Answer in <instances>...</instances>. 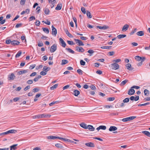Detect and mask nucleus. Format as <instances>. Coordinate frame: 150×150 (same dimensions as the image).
<instances>
[{
    "label": "nucleus",
    "instance_id": "2f4dec72",
    "mask_svg": "<svg viewBox=\"0 0 150 150\" xmlns=\"http://www.w3.org/2000/svg\"><path fill=\"white\" fill-rule=\"evenodd\" d=\"M55 146L56 147L58 148H60L61 149H63L64 147L62 145L59 143H57L55 144Z\"/></svg>",
    "mask_w": 150,
    "mask_h": 150
},
{
    "label": "nucleus",
    "instance_id": "0e129e2a",
    "mask_svg": "<svg viewBox=\"0 0 150 150\" xmlns=\"http://www.w3.org/2000/svg\"><path fill=\"white\" fill-rule=\"evenodd\" d=\"M35 17L34 16H31L29 18V19L30 21H31L34 20H35Z\"/></svg>",
    "mask_w": 150,
    "mask_h": 150
},
{
    "label": "nucleus",
    "instance_id": "a211bd4d",
    "mask_svg": "<svg viewBox=\"0 0 150 150\" xmlns=\"http://www.w3.org/2000/svg\"><path fill=\"white\" fill-rule=\"evenodd\" d=\"M129 27V25L127 24H126L123 26L122 30L123 31H126Z\"/></svg>",
    "mask_w": 150,
    "mask_h": 150
},
{
    "label": "nucleus",
    "instance_id": "e2e57ef3",
    "mask_svg": "<svg viewBox=\"0 0 150 150\" xmlns=\"http://www.w3.org/2000/svg\"><path fill=\"white\" fill-rule=\"evenodd\" d=\"M96 73L99 75H100L102 74V72L101 71L98 70L96 71Z\"/></svg>",
    "mask_w": 150,
    "mask_h": 150
},
{
    "label": "nucleus",
    "instance_id": "e433bc0d",
    "mask_svg": "<svg viewBox=\"0 0 150 150\" xmlns=\"http://www.w3.org/2000/svg\"><path fill=\"white\" fill-rule=\"evenodd\" d=\"M86 15L89 18H92V16L91 15V13L89 11H87Z\"/></svg>",
    "mask_w": 150,
    "mask_h": 150
},
{
    "label": "nucleus",
    "instance_id": "393cba45",
    "mask_svg": "<svg viewBox=\"0 0 150 150\" xmlns=\"http://www.w3.org/2000/svg\"><path fill=\"white\" fill-rule=\"evenodd\" d=\"M64 31L67 35L70 38L73 37L72 35L70 33L67 29H65Z\"/></svg>",
    "mask_w": 150,
    "mask_h": 150
},
{
    "label": "nucleus",
    "instance_id": "c03bdc74",
    "mask_svg": "<svg viewBox=\"0 0 150 150\" xmlns=\"http://www.w3.org/2000/svg\"><path fill=\"white\" fill-rule=\"evenodd\" d=\"M121 61V59H116L112 61L113 62H115V63H117L120 62Z\"/></svg>",
    "mask_w": 150,
    "mask_h": 150
},
{
    "label": "nucleus",
    "instance_id": "79ce46f5",
    "mask_svg": "<svg viewBox=\"0 0 150 150\" xmlns=\"http://www.w3.org/2000/svg\"><path fill=\"white\" fill-rule=\"evenodd\" d=\"M43 31L44 32L46 33H48L49 32V30L47 28H43Z\"/></svg>",
    "mask_w": 150,
    "mask_h": 150
},
{
    "label": "nucleus",
    "instance_id": "412c9836",
    "mask_svg": "<svg viewBox=\"0 0 150 150\" xmlns=\"http://www.w3.org/2000/svg\"><path fill=\"white\" fill-rule=\"evenodd\" d=\"M117 129V128L115 126H110L109 129L110 131H113Z\"/></svg>",
    "mask_w": 150,
    "mask_h": 150
},
{
    "label": "nucleus",
    "instance_id": "c9c22d12",
    "mask_svg": "<svg viewBox=\"0 0 150 150\" xmlns=\"http://www.w3.org/2000/svg\"><path fill=\"white\" fill-rule=\"evenodd\" d=\"M58 84H56L55 85H53L50 88V89L51 90H53L55 89L58 86Z\"/></svg>",
    "mask_w": 150,
    "mask_h": 150
},
{
    "label": "nucleus",
    "instance_id": "5fc2aeb1",
    "mask_svg": "<svg viewBox=\"0 0 150 150\" xmlns=\"http://www.w3.org/2000/svg\"><path fill=\"white\" fill-rule=\"evenodd\" d=\"M11 40L10 39L9 40H7L6 41V43L7 44H11Z\"/></svg>",
    "mask_w": 150,
    "mask_h": 150
},
{
    "label": "nucleus",
    "instance_id": "37998d69",
    "mask_svg": "<svg viewBox=\"0 0 150 150\" xmlns=\"http://www.w3.org/2000/svg\"><path fill=\"white\" fill-rule=\"evenodd\" d=\"M81 10L83 13L84 14H86V10L85 8L83 7H82L81 8Z\"/></svg>",
    "mask_w": 150,
    "mask_h": 150
},
{
    "label": "nucleus",
    "instance_id": "2eb2a0df",
    "mask_svg": "<svg viewBox=\"0 0 150 150\" xmlns=\"http://www.w3.org/2000/svg\"><path fill=\"white\" fill-rule=\"evenodd\" d=\"M126 67L127 69L129 70H132L133 69V68L131 67V64H130L128 63L126 65Z\"/></svg>",
    "mask_w": 150,
    "mask_h": 150
},
{
    "label": "nucleus",
    "instance_id": "8fccbe9b",
    "mask_svg": "<svg viewBox=\"0 0 150 150\" xmlns=\"http://www.w3.org/2000/svg\"><path fill=\"white\" fill-rule=\"evenodd\" d=\"M149 104H150L149 103H144V104H139V105H138V106H145V105H149Z\"/></svg>",
    "mask_w": 150,
    "mask_h": 150
},
{
    "label": "nucleus",
    "instance_id": "423d86ee",
    "mask_svg": "<svg viewBox=\"0 0 150 150\" xmlns=\"http://www.w3.org/2000/svg\"><path fill=\"white\" fill-rule=\"evenodd\" d=\"M74 40L76 42V44L79 46H83L84 45L82 41L76 39H74Z\"/></svg>",
    "mask_w": 150,
    "mask_h": 150
},
{
    "label": "nucleus",
    "instance_id": "ea45409f",
    "mask_svg": "<svg viewBox=\"0 0 150 150\" xmlns=\"http://www.w3.org/2000/svg\"><path fill=\"white\" fill-rule=\"evenodd\" d=\"M111 47L110 46H104L101 47V48L103 49H110Z\"/></svg>",
    "mask_w": 150,
    "mask_h": 150
},
{
    "label": "nucleus",
    "instance_id": "c756f323",
    "mask_svg": "<svg viewBox=\"0 0 150 150\" xmlns=\"http://www.w3.org/2000/svg\"><path fill=\"white\" fill-rule=\"evenodd\" d=\"M81 127L85 129H87V125L86 124L84 123H82L80 124Z\"/></svg>",
    "mask_w": 150,
    "mask_h": 150
},
{
    "label": "nucleus",
    "instance_id": "4468645a",
    "mask_svg": "<svg viewBox=\"0 0 150 150\" xmlns=\"http://www.w3.org/2000/svg\"><path fill=\"white\" fill-rule=\"evenodd\" d=\"M134 90L133 88H131L129 90L128 94L129 95H131L134 94Z\"/></svg>",
    "mask_w": 150,
    "mask_h": 150
},
{
    "label": "nucleus",
    "instance_id": "603ef678",
    "mask_svg": "<svg viewBox=\"0 0 150 150\" xmlns=\"http://www.w3.org/2000/svg\"><path fill=\"white\" fill-rule=\"evenodd\" d=\"M129 101V98H125L123 100V102L124 103H127Z\"/></svg>",
    "mask_w": 150,
    "mask_h": 150
},
{
    "label": "nucleus",
    "instance_id": "4c0bfd02",
    "mask_svg": "<svg viewBox=\"0 0 150 150\" xmlns=\"http://www.w3.org/2000/svg\"><path fill=\"white\" fill-rule=\"evenodd\" d=\"M144 93L145 95L148 96L149 95V91L147 89H145L144 91Z\"/></svg>",
    "mask_w": 150,
    "mask_h": 150
},
{
    "label": "nucleus",
    "instance_id": "4d7b16f0",
    "mask_svg": "<svg viewBox=\"0 0 150 150\" xmlns=\"http://www.w3.org/2000/svg\"><path fill=\"white\" fill-rule=\"evenodd\" d=\"M137 29L136 28L132 30V32H131V34H132L134 33L137 31Z\"/></svg>",
    "mask_w": 150,
    "mask_h": 150
},
{
    "label": "nucleus",
    "instance_id": "774afa93",
    "mask_svg": "<svg viewBox=\"0 0 150 150\" xmlns=\"http://www.w3.org/2000/svg\"><path fill=\"white\" fill-rule=\"evenodd\" d=\"M33 150H41L40 148L39 147H37L35 148H34Z\"/></svg>",
    "mask_w": 150,
    "mask_h": 150
},
{
    "label": "nucleus",
    "instance_id": "49530a36",
    "mask_svg": "<svg viewBox=\"0 0 150 150\" xmlns=\"http://www.w3.org/2000/svg\"><path fill=\"white\" fill-rule=\"evenodd\" d=\"M100 128V129L103 130H105L106 129V127L104 125H100L99 126Z\"/></svg>",
    "mask_w": 150,
    "mask_h": 150
},
{
    "label": "nucleus",
    "instance_id": "dca6fc26",
    "mask_svg": "<svg viewBox=\"0 0 150 150\" xmlns=\"http://www.w3.org/2000/svg\"><path fill=\"white\" fill-rule=\"evenodd\" d=\"M20 42L16 40H14L11 41V44L13 45H18Z\"/></svg>",
    "mask_w": 150,
    "mask_h": 150
},
{
    "label": "nucleus",
    "instance_id": "6ab92c4d",
    "mask_svg": "<svg viewBox=\"0 0 150 150\" xmlns=\"http://www.w3.org/2000/svg\"><path fill=\"white\" fill-rule=\"evenodd\" d=\"M87 129H88L90 131H93L95 130V128L91 125H88L87 126Z\"/></svg>",
    "mask_w": 150,
    "mask_h": 150
},
{
    "label": "nucleus",
    "instance_id": "4be33fe9",
    "mask_svg": "<svg viewBox=\"0 0 150 150\" xmlns=\"http://www.w3.org/2000/svg\"><path fill=\"white\" fill-rule=\"evenodd\" d=\"M28 70H23L19 71L18 73V75H20L21 74H24L26 72H28Z\"/></svg>",
    "mask_w": 150,
    "mask_h": 150
},
{
    "label": "nucleus",
    "instance_id": "f257e3e1",
    "mask_svg": "<svg viewBox=\"0 0 150 150\" xmlns=\"http://www.w3.org/2000/svg\"><path fill=\"white\" fill-rule=\"evenodd\" d=\"M51 117V115L50 114L43 113L33 116V119H41L44 118H50Z\"/></svg>",
    "mask_w": 150,
    "mask_h": 150
},
{
    "label": "nucleus",
    "instance_id": "58836bf2",
    "mask_svg": "<svg viewBox=\"0 0 150 150\" xmlns=\"http://www.w3.org/2000/svg\"><path fill=\"white\" fill-rule=\"evenodd\" d=\"M66 50L71 53L74 54V52L70 48H66Z\"/></svg>",
    "mask_w": 150,
    "mask_h": 150
},
{
    "label": "nucleus",
    "instance_id": "39448f33",
    "mask_svg": "<svg viewBox=\"0 0 150 150\" xmlns=\"http://www.w3.org/2000/svg\"><path fill=\"white\" fill-rule=\"evenodd\" d=\"M136 117V116H131L129 117H127L126 118H124L122 120L123 122H125L128 121H130L133 120Z\"/></svg>",
    "mask_w": 150,
    "mask_h": 150
},
{
    "label": "nucleus",
    "instance_id": "aec40b11",
    "mask_svg": "<svg viewBox=\"0 0 150 150\" xmlns=\"http://www.w3.org/2000/svg\"><path fill=\"white\" fill-rule=\"evenodd\" d=\"M80 94V91L76 90H75L74 91L73 95L75 96H77Z\"/></svg>",
    "mask_w": 150,
    "mask_h": 150
},
{
    "label": "nucleus",
    "instance_id": "3c124183",
    "mask_svg": "<svg viewBox=\"0 0 150 150\" xmlns=\"http://www.w3.org/2000/svg\"><path fill=\"white\" fill-rule=\"evenodd\" d=\"M107 99L108 101H111L114 100L115 99V98L114 97H109Z\"/></svg>",
    "mask_w": 150,
    "mask_h": 150
},
{
    "label": "nucleus",
    "instance_id": "a878e982",
    "mask_svg": "<svg viewBox=\"0 0 150 150\" xmlns=\"http://www.w3.org/2000/svg\"><path fill=\"white\" fill-rule=\"evenodd\" d=\"M142 132L143 133H144V134L146 135L147 136L150 137V133L148 131H142Z\"/></svg>",
    "mask_w": 150,
    "mask_h": 150
},
{
    "label": "nucleus",
    "instance_id": "f8f14e48",
    "mask_svg": "<svg viewBox=\"0 0 150 150\" xmlns=\"http://www.w3.org/2000/svg\"><path fill=\"white\" fill-rule=\"evenodd\" d=\"M139 96H137L135 97L134 96H132L130 98V99L131 100H134L137 101L139 100Z\"/></svg>",
    "mask_w": 150,
    "mask_h": 150
},
{
    "label": "nucleus",
    "instance_id": "09e8293b",
    "mask_svg": "<svg viewBox=\"0 0 150 150\" xmlns=\"http://www.w3.org/2000/svg\"><path fill=\"white\" fill-rule=\"evenodd\" d=\"M80 63L81 65L84 66L85 64V62L83 60H81L80 61Z\"/></svg>",
    "mask_w": 150,
    "mask_h": 150
},
{
    "label": "nucleus",
    "instance_id": "69168bd1",
    "mask_svg": "<svg viewBox=\"0 0 150 150\" xmlns=\"http://www.w3.org/2000/svg\"><path fill=\"white\" fill-rule=\"evenodd\" d=\"M47 73L45 71H42L40 72V74L44 76L47 74Z\"/></svg>",
    "mask_w": 150,
    "mask_h": 150
},
{
    "label": "nucleus",
    "instance_id": "a19ab883",
    "mask_svg": "<svg viewBox=\"0 0 150 150\" xmlns=\"http://www.w3.org/2000/svg\"><path fill=\"white\" fill-rule=\"evenodd\" d=\"M126 35H120L117 36V38L119 39L123 38L126 37Z\"/></svg>",
    "mask_w": 150,
    "mask_h": 150
},
{
    "label": "nucleus",
    "instance_id": "20e7f679",
    "mask_svg": "<svg viewBox=\"0 0 150 150\" xmlns=\"http://www.w3.org/2000/svg\"><path fill=\"white\" fill-rule=\"evenodd\" d=\"M110 67L112 69L117 70L119 69V66L118 64L117 63L111 64Z\"/></svg>",
    "mask_w": 150,
    "mask_h": 150
},
{
    "label": "nucleus",
    "instance_id": "6e6d98bb",
    "mask_svg": "<svg viewBox=\"0 0 150 150\" xmlns=\"http://www.w3.org/2000/svg\"><path fill=\"white\" fill-rule=\"evenodd\" d=\"M67 42L70 45H73L74 44V43L72 41L68 40L67 41Z\"/></svg>",
    "mask_w": 150,
    "mask_h": 150
},
{
    "label": "nucleus",
    "instance_id": "9b49d317",
    "mask_svg": "<svg viewBox=\"0 0 150 150\" xmlns=\"http://www.w3.org/2000/svg\"><path fill=\"white\" fill-rule=\"evenodd\" d=\"M96 27L97 28H98L100 29H103V30L108 29L109 28V27L108 26L106 25H104L103 26H97Z\"/></svg>",
    "mask_w": 150,
    "mask_h": 150
},
{
    "label": "nucleus",
    "instance_id": "f3484780",
    "mask_svg": "<svg viewBox=\"0 0 150 150\" xmlns=\"http://www.w3.org/2000/svg\"><path fill=\"white\" fill-rule=\"evenodd\" d=\"M18 145V144H13L10 146V150H16L17 149V147H16Z\"/></svg>",
    "mask_w": 150,
    "mask_h": 150
},
{
    "label": "nucleus",
    "instance_id": "680f3d73",
    "mask_svg": "<svg viewBox=\"0 0 150 150\" xmlns=\"http://www.w3.org/2000/svg\"><path fill=\"white\" fill-rule=\"evenodd\" d=\"M25 0H21L20 1V4L21 5H23L24 4Z\"/></svg>",
    "mask_w": 150,
    "mask_h": 150
},
{
    "label": "nucleus",
    "instance_id": "f03ea898",
    "mask_svg": "<svg viewBox=\"0 0 150 150\" xmlns=\"http://www.w3.org/2000/svg\"><path fill=\"white\" fill-rule=\"evenodd\" d=\"M17 132V131L15 129H11L5 132H3L0 134V136L4 135L10 133H15Z\"/></svg>",
    "mask_w": 150,
    "mask_h": 150
},
{
    "label": "nucleus",
    "instance_id": "1a4fd4ad",
    "mask_svg": "<svg viewBox=\"0 0 150 150\" xmlns=\"http://www.w3.org/2000/svg\"><path fill=\"white\" fill-rule=\"evenodd\" d=\"M59 41L60 43L61 44V46L63 47H65L66 45V44L62 38H59Z\"/></svg>",
    "mask_w": 150,
    "mask_h": 150
},
{
    "label": "nucleus",
    "instance_id": "bb28decb",
    "mask_svg": "<svg viewBox=\"0 0 150 150\" xmlns=\"http://www.w3.org/2000/svg\"><path fill=\"white\" fill-rule=\"evenodd\" d=\"M44 11L45 14L46 15H48L50 13V11L48 8H45L44 9Z\"/></svg>",
    "mask_w": 150,
    "mask_h": 150
},
{
    "label": "nucleus",
    "instance_id": "7c9ffc66",
    "mask_svg": "<svg viewBox=\"0 0 150 150\" xmlns=\"http://www.w3.org/2000/svg\"><path fill=\"white\" fill-rule=\"evenodd\" d=\"M50 69V67L45 66L43 67V71L47 72Z\"/></svg>",
    "mask_w": 150,
    "mask_h": 150
},
{
    "label": "nucleus",
    "instance_id": "338daca9",
    "mask_svg": "<svg viewBox=\"0 0 150 150\" xmlns=\"http://www.w3.org/2000/svg\"><path fill=\"white\" fill-rule=\"evenodd\" d=\"M35 25L37 26H39L40 24V22L39 21H36L35 22Z\"/></svg>",
    "mask_w": 150,
    "mask_h": 150
},
{
    "label": "nucleus",
    "instance_id": "cd10ccee",
    "mask_svg": "<svg viewBox=\"0 0 150 150\" xmlns=\"http://www.w3.org/2000/svg\"><path fill=\"white\" fill-rule=\"evenodd\" d=\"M47 139H57V137L53 136H50L47 137Z\"/></svg>",
    "mask_w": 150,
    "mask_h": 150
},
{
    "label": "nucleus",
    "instance_id": "864d4df0",
    "mask_svg": "<svg viewBox=\"0 0 150 150\" xmlns=\"http://www.w3.org/2000/svg\"><path fill=\"white\" fill-rule=\"evenodd\" d=\"M42 22L44 23H45L47 25H50V21H48V20H47L46 21H42Z\"/></svg>",
    "mask_w": 150,
    "mask_h": 150
},
{
    "label": "nucleus",
    "instance_id": "c85d7f7f",
    "mask_svg": "<svg viewBox=\"0 0 150 150\" xmlns=\"http://www.w3.org/2000/svg\"><path fill=\"white\" fill-rule=\"evenodd\" d=\"M62 4H57V6L56 7L55 9L57 10H60L62 8Z\"/></svg>",
    "mask_w": 150,
    "mask_h": 150
},
{
    "label": "nucleus",
    "instance_id": "473e14b6",
    "mask_svg": "<svg viewBox=\"0 0 150 150\" xmlns=\"http://www.w3.org/2000/svg\"><path fill=\"white\" fill-rule=\"evenodd\" d=\"M68 62V61L66 59H63L62 61L61 64L62 65H64V64L67 63Z\"/></svg>",
    "mask_w": 150,
    "mask_h": 150
},
{
    "label": "nucleus",
    "instance_id": "72a5a7b5",
    "mask_svg": "<svg viewBox=\"0 0 150 150\" xmlns=\"http://www.w3.org/2000/svg\"><path fill=\"white\" fill-rule=\"evenodd\" d=\"M48 1L50 3L53 5V7L54 6V4L56 1V0H48Z\"/></svg>",
    "mask_w": 150,
    "mask_h": 150
},
{
    "label": "nucleus",
    "instance_id": "6e6552de",
    "mask_svg": "<svg viewBox=\"0 0 150 150\" xmlns=\"http://www.w3.org/2000/svg\"><path fill=\"white\" fill-rule=\"evenodd\" d=\"M57 46L56 44L53 45L51 47L50 51L51 52H53L57 49Z\"/></svg>",
    "mask_w": 150,
    "mask_h": 150
},
{
    "label": "nucleus",
    "instance_id": "bf43d9fd",
    "mask_svg": "<svg viewBox=\"0 0 150 150\" xmlns=\"http://www.w3.org/2000/svg\"><path fill=\"white\" fill-rule=\"evenodd\" d=\"M70 86L69 85H67L65 86H64L63 88V90H64L65 89H66L68 88Z\"/></svg>",
    "mask_w": 150,
    "mask_h": 150
},
{
    "label": "nucleus",
    "instance_id": "ddd939ff",
    "mask_svg": "<svg viewBox=\"0 0 150 150\" xmlns=\"http://www.w3.org/2000/svg\"><path fill=\"white\" fill-rule=\"evenodd\" d=\"M15 77L14 74L12 73L10 75L8 76V80H13Z\"/></svg>",
    "mask_w": 150,
    "mask_h": 150
},
{
    "label": "nucleus",
    "instance_id": "9d476101",
    "mask_svg": "<svg viewBox=\"0 0 150 150\" xmlns=\"http://www.w3.org/2000/svg\"><path fill=\"white\" fill-rule=\"evenodd\" d=\"M76 51L81 52H83L85 51L81 47H76Z\"/></svg>",
    "mask_w": 150,
    "mask_h": 150
},
{
    "label": "nucleus",
    "instance_id": "5701e85b",
    "mask_svg": "<svg viewBox=\"0 0 150 150\" xmlns=\"http://www.w3.org/2000/svg\"><path fill=\"white\" fill-rule=\"evenodd\" d=\"M86 146L90 147H94V145L93 143L92 142L86 143L85 144Z\"/></svg>",
    "mask_w": 150,
    "mask_h": 150
},
{
    "label": "nucleus",
    "instance_id": "052dcab7",
    "mask_svg": "<svg viewBox=\"0 0 150 150\" xmlns=\"http://www.w3.org/2000/svg\"><path fill=\"white\" fill-rule=\"evenodd\" d=\"M22 25V24L21 23H18L15 26V28H18L21 26Z\"/></svg>",
    "mask_w": 150,
    "mask_h": 150
},
{
    "label": "nucleus",
    "instance_id": "7ed1b4c3",
    "mask_svg": "<svg viewBox=\"0 0 150 150\" xmlns=\"http://www.w3.org/2000/svg\"><path fill=\"white\" fill-rule=\"evenodd\" d=\"M135 59L138 61H141L142 62L145 60V57H141L139 56H137L135 57Z\"/></svg>",
    "mask_w": 150,
    "mask_h": 150
},
{
    "label": "nucleus",
    "instance_id": "de8ad7c7",
    "mask_svg": "<svg viewBox=\"0 0 150 150\" xmlns=\"http://www.w3.org/2000/svg\"><path fill=\"white\" fill-rule=\"evenodd\" d=\"M28 11V9H27L25 11H22L21 13V15H23L25 14V13H27L28 14V13H27V12Z\"/></svg>",
    "mask_w": 150,
    "mask_h": 150
},
{
    "label": "nucleus",
    "instance_id": "a18cd8bd",
    "mask_svg": "<svg viewBox=\"0 0 150 150\" xmlns=\"http://www.w3.org/2000/svg\"><path fill=\"white\" fill-rule=\"evenodd\" d=\"M77 71L80 75H82L83 74V71L81 69H77Z\"/></svg>",
    "mask_w": 150,
    "mask_h": 150
},
{
    "label": "nucleus",
    "instance_id": "b1692460",
    "mask_svg": "<svg viewBox=\"0 0 150 150\" xmlns=\"http://www.w3.org/2000/svg\"><path fill=\"white\" fill-rule=\"evenodd\" d=\"M137 35L139 36H142L144 35V32L143 31H141L137 32Z\"/></svg>",
    "mask_w": 150,
    "mask_h": 150
},
{
    "label": "nucleus",
    "instance_id": "f704fd0d",
    "mask_svg": "<svg viewBox=\"0 0 150 150\" xmlns=\"http://www.w3.org/2000/svg\"><path fill=\"white\" fill-rule=\"evenodd\" d=\"M22 53V52L21 50H19L18 51V53L16 54L15 55V57L16 58L20 56Z\"/></svg>",
    "mask_w": 150,
    "mask_h": 150
},
{
    "label": "nucleus",
    "instance_id": "13d9d810",
    "mask_svg": "<svg viewBox=\"0 0 150 150\" xmlns=\"http://www.w3.org/2000/svg\"><path fill=\"white\" fill-rule=\"evenodd\" d=\"M35 67V64H32L30 66V67H29V68L31 69H33Z\"/></svg>",
    "mask_w": 150,
    "mask_h": 150
},
{
    "label": "nucleus",
    "instance_id": "0eeeda50",
    "mask_svg": "<svg viewBox=\"0 0 150 150\" xmlns=\"http://www.w3.org/2000/svg\"><path fill=\"white\" fill-rule=\"evenodd\" d=\"M51 27L52 29V34L55 36L57 34V30L53 25Z\"/></svg>",
    "mask_w": 150,
    "mask_h": 150
}]
</instances>
